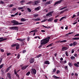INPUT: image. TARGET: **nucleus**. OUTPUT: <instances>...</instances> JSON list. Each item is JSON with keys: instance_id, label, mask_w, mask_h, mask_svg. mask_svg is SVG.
Returning a JSON list of instances; mask_svg holds the SVG:
<instances>
[{"instance_id": "nucleus-1", "label": "nucleus", "mask_w": 79, "mask_h": 79, "mask_svg": "<svg viewBox=\"0 0 79 79\" xmlns=\"http://www.w3.org/2000/svg\"><path fill=\"white\" fill-rule=\"evenodd\" d=\"M50 39V36H48V37L42 40L41 41V45L39 46L38 48H41V47H42V45H44L47 44V43L49 42Z\"/></svg>"}, {"instance_id": "nucleus-2", "label": "nucleus", "mask_w": 79, "mask_h": 79, "mask_svg": "<svg viewBox=\"0 0 79 79\" xmlns=\"http://www.w3.org/2000/svg\"><path fill=\"white\" fill-rule=\"evenodd\" d=\"M11 22L12 23H13V26H15L16 25H21L23 23H19L16 20H13L11 21Z\"/></svg>"}, {"instance_id": "nucleus-3", "label": "nucleus", "mask_w": 79, "mask_h": 79, "mask_svg": "<svg viewBox=\"0 0 79 79\" xmlns=\"http://www.w3.org/2000/svg\"><path fill=\"white\" fill-rule=\"evenodd\" d=\"M10 29L11 30H16V29H18V27H9Z\"/></svg>"}, {"instance_id": "nucleus-4", "label": "nucleus", "mask_w": 79, "mask_h": 79, "mask_svg": "<svg viewBox=\"0 0 79 79\" xmlns=\"http://www.w3.org/2000/svg\"><path fill=\"white\" fill-rule=\"evenodd\" d=\"M38 3H39V1H36L32 2V5L33 6H35V5H37Z\"/></svg>"}, {"instance_id": "nucleus-5", "label": "nucleus", "mask_w": 79, "mask_h": 79, "mask_svg": "<svg viewBox=\"0 0 79 79\" xmlns=\"http://www.w3.org/2000/svg\"><path fill=\"white\" fill-rule=\"evenodd\" d=\"M35 59L34 58H31L30 59L29 62L30 64L33 63L35 61Z\"/></svg>"}, {"instance_id": "nucleus-6", "label": "nucleus", "mask_w": 79, "mask_h": 79, "mask_svg": "<svg viewBox=\"0 0 79 79\" xmlns=\"http://www.w3.org/2000/svg\"><path fill=\"white\" fill-rule=\"evenodd\" d=\"M53 13V11L50 12L46 14V16H52V13Z\"/></svg>"}, {"instance_id": "nucleus-7", "label": "nucleus", "mask_w": 79, "mask_h": 79, "mask_svg": "<svg viewBox=\"0 0 79 79\" xmlns=\"http://www.w3.org/2000/svg\"><path fill=\"white\" fill-rule=\"evenodd\" d=\"M62 2V0L58 1L56 2L54 4L53 6H55V5H57V4H58L59 3H61Z\"/></svg>"}, {"instance_id": "nucleus-8", "label": "nucleus", "mask_w": 79, "mask_h": 79, "mask_svg": "<svg viewBox=\"0 0 79 79\" xmlns=\"http://www.w3.org/2000/svg\"><path fill=\"white\" fill-rule=\"evenodd\" d=\"M31 70L34 74H36L37 71H36V70L34 69H31Z\"/></svg>"}, {"instance_id": "nucleus-9", "label": "nucleus", "mask_w": 79, "mask_h": 79, "mask_svg": "<svg viewBox=\"0 0 79 79\" xmlns=\"http://www.w3.org/2000/svg\"><path fill=\"white\" fill-rule=\"evenodd\" d=\"M67 50H68V48L64 47L62 48L61 51H65Z\"/></svg>"}, {"instance_id": "nucleus-10", "label": "nucleus", "mask_w": 79, "mask_h": 79, "mask_svg": "<svg viewBox=\"0 0 79 79\" xmlns=\"http://www.w3.org/2000/svg\"><path fill=\"white\" fill-rule=\"evenodd\" d=\"M28 66H29V65L24 66L22 68V70H24L25 69H26Z\"/></svg>"}, {"instance_id": "nucleus-11", "label": "nucleus", "mask_w": 79, "mask_h": 79, "mask_svg": "<svg viewBox=\"0 0 79 79\" xmlns=\"http://www.w3.org/2000/svg\"><path fill=\"white\" fill-rule=\"evenodd\" d=\"M7 76L9 79H11V74L10 73H7Z\"/></svg>"}, {"instance_id": "nucleus-12", "label": "nucleus", "mask_w": 79, "mask_h": 79, "mask_svg": "<svg viewBox=\"0 0 79 79\" xmlns=\"http://www.w3.org/2000/svg\"><path fill=\"white\" fill-rule=\"evenodd\" d=\"M73 46H76L77 44V43L76 42V41H74L73 43Z\"/></svg>"}, {"instance_id": "nucleus-13", "label": "nucleus", "mask_w": 79, "mask_h": 79, "mask_svg": "<svg viewBox=\"0 0 79 79\" xmlns=\"http://www.w3.org/2000/svg\"><path fill=\"white\" fill-rule=\"evenodd\" d=\"M40 9V7H38L36 8H35L34 9V10L35 11H36V10H39Z\"/></svg>"}, {"instance_id": "nucleus-14", "label": "nucleus", "mask_w": 79, "mask_h": 79, "mask_svg": "<svg viewBox=\"0 0 79 79\" xmlns=\"http://www.w3.org/2000/svg\"><path fill=\"white\" fill-rule=\"evenodd\" d=\"M44 64H49L50 62H49L48 60H46L44 62Z\"/></svg>"}, {"instance_id": "nucleus-15", "label": "nucleus", "mask_w": 79, "mask_h": 79, "mask_svg": "<svg viewBox=\"0 0 79 79\" xmlns=\"http://www.w3.org/2000/svg\"><path fill=\"white\" fill-rule=\"evenodd\" d=\"M17 40H19L20 42H23L25 40V39H21L19 38L17 39Z\"/></svg>"}, {"instance_id": "nucleus-16", "label": "nucleus", "mask_w": 79, "mask_h": 79, "mask_svg": "<svg viewBox=\"0 0 79 79\" xmlns=\"http://www.w3.org/2000/svg\"><path fill=\"white\" fill-rule=\"evenodd\" d=\"M52 20H53V18H51L48 19V22H51V21H52Z\"/></svg>"}, {"instance_id": "nucleus-17", "label": "nucleus", "mask_w": 79, "mask_h": 79, "mask_svg": "<svg viewBox=\"0 0 79 79\" xmlns=\"http://www.w3.org/2000/svg\"><path fill=\"white\" fill-rule=\"evenodd\" d=\"M19 48V44L18 43H17V45L16 46V49L17 50H18Z\"/></svg>"}, {"instance_id": "nucleus-18", "label": "nucleus", "mask_w": 79, "mask_h": 79, "mask_svg": "<svg viewBox=\"0 0 79 79\" xmlns=\"http://www.w3.org/2000/svg\"><path fill=\"white\" fill-rule=\"evenodd\" d=\"M17 44L18 43H16L13 44L11 45V47H16Z\"/></svg>"}, {"instance_id": "nucleus-19", "label": "nucleus", "mask_w": 79, "mask_h": 79, "mask_svg": "<svg viewBox=\"0 0 79 79\" xmlns=\"http://www.w3.org/2000/svg\"><path fill=\"white\" fill-rule=\"evenodd\" d=\"M41 56H42V54H40L36 56L35 58H40V57H41Z\"/></svg>"}, {"instance_id": "nucleus-20", "label": "nucleus", "mask_w": 79, "mask_h": 79, "mask_svg": "<svg viewBox=\"0 0 79 79\" xmlns=\"http://www.w3.org/2000/svg\"><path fill=\"white\" fill-rule=\"evenodd\" d=\"M67 9H65L64 10H63L61 11L60 12V14H61V13H64V12H65V11H67Z\"/></svg>"}, {"instance_id": "nucleus-21", "label": "nucleus", "mask_w": 79, "mask_h": 79, "mask_svg": "<svg viewBox=\"0 0 79 79\" xmlns=\"http://www.w3.org/2000/svg\"><path fill=\"white\" fill-rule=\"evenodd\" d=\"M48 4H50V1H48L46 2L45 4V5H48Z\"/></svg>"}, {"instance_id": "nucleus-22", "label": "nucleus", "mask_w": 79, "mask_h": 79, "mask_svg": "<svg viewBox=\"0 0 79 79\" xmlns=\"http://www.w3.org/2000/svg\"><path fill=\"white\" fill-rule=\"evenodd\" d=\"M42 26H43V27H45V28H46V29H49V28H51V27H47L44 25H42Z\"/></svg>"}, {"instance_id": "nucleus-23", "label": "nucleus", "mask_w": 79, "mask_h": 79, "mask_svg": "<svg viewBox=\"0 0 79 79\" xmlns=\"http://www.w3.org/2000/svg\"><path fill=\"white\" fill-rule=\"evenodd\" d=\"M66 18V17L65 16V17H62L60 20V21H62V20H63V19H64V18Z\"/></svg>"}, {"instance_id": "nucleus-24", "label": "nucleus", "mask_w": 79, "mask_h": 79, "mask_svg": "<svg viewBox=\"0 0 79 79\" xmlns=\"http://www.w3.org/2000/svg\"><path fill=\"white\" fill-rule=\"evenodd\" d=\"M23 8H23V7H18V10H23Z\"/></svg>"}, {"instance_id": "nucleus-25", "label": "nucleus", "mask_w": 79, "mask_h": 79, "mask_svg": "<svg viewBox=\"0 0 79 79\" xmlns=\"http://www.w3.org/2000/svg\"><path fill=\"white\" fill-rule=\"evenodd\" d=\"M53 76V77L55 78V79H60V77H57L55 75H54Z\"/></svg>"}, {"instance_id": "nucleus-26", "label": "nucleus", "mask_w": 79, "mask_h": 79, "mask_svg": "<svg viewBox=\"0 0 79 79\" xmlns=\"http://www.w3.org/2000/svg\"><path fill=\"white\" fill-rule=\"evenodd\" d=\"M25 21H26V19L24 18H22L21 19V21L22 22Z\"/></svg>"}, {"instance_id": "nucleus-27", "label": "nucleus", "mask_w": 79, "mask_h": 79, "mask_svg": "<svg viewBox=\"0 0 79 79\" xmlns=\"http://www.w3.org/2000/svg\"><path fill=\"white\" fill-rule=\"evenodd\" d=\"M72 40H79V38H74L72 39Z\"/></svg>"}, {"instance_id": "nucleus-28", "label": "nucleus", "mask_w": 79, "mask_h": 79, "mask_svg": "<svg viewBox=\"0 0 79 79\" xmlns=\"http://www.w3.org/2000/svg\"><path fill=\"white\" fill-rule=\"evenodd\" d=\"M4 66V64H2L0 65V69H2L3 67Z\"/></svg>"}, {"instance_id": "nucleus-29", "label": "nucleus", "mask_w": 79, "mask_h": 79, "mask_svg": "<svg viewBox=\"0 0 79 79\" xmlns=\"http://www.w3.org/2000/svg\"><path fill=\"white\" fill-rule=\"evenodd\" d=\"M67 42V40H64L62 41H61L60 42V43H63V42Z\"/></svg>"}, {"instance_id": "nucleus-30", "label": "nucleus", "mask_w": 79, "mask_h": 79, "mask_svg": "<svg viewBox=\"0 0 79 79\" xmlns=\"http://www.w3.org/2000/svg\"><path fill=\"white\" fill-rule=\"evenodd\" d=\"M30 74H31V72L30 71H29L26 74V76H29Z\"/></svg>"}, {"instance_id": "nucleus-31", "label": "nucleus", "mask_w": 79, "mask_h": 79, "mask_svg": "<svg viewBox=\"0 0 79 79\" xmlns=\"http://www.w3.org/2000/svg\"><path fill=\"white\" fill-rule=\"evenodd\" d=\"M69 65L70 67L73 66V65L72 64V63H69Z\"/></svg>"}, {"instance_id": "nucleus-32", "label": "nucleus", "mask_w": 79, "mask_h": 79, "mask_svg": "<svg viewBox=\"0 0 79 79\" xmlns=\"http://www.w3.org/2000/svg\"><path fill=\"white\" fill-rule=\"evenodd\" d=\"M72 60H75V57L74 56H72L70 58Z\"/></svg>"}, {"instance_id": "nucleus-33", "label": "nucleus", "mask_w": 79, "mask_h": 79, "mask_svg": "<svg viewBox=\"0 0 79 79\" xmlns=\"http://www.w3.org/2000/svg\"><path fill=\"white\" fill-rule=\"evenodd\" d=\"M74 66H76V67H79V65H78V64H77L76 63H74Z\"/></svg>"}, {"instance_id": "nucleus-34", "label": "nucleus", "mask_w": 79, "mask_h": 79, "mask_svg": "<svg viewBox=\"0 0 79 79\" xmlns=\"http://www.w3.org/2000/svg\"><path fill=\"white\" fill-rule=\"evenodd\" d=\"M40 18H37L36 19H35V21H40Z\"/></svg>"}, {"instance_id": "nucleus-35", "label": "nucleus", "mask_w": 79, "mask_h": 79, "mask_svg": "<svg viewBox=\"0 0 79 79\" xmlns=\"http://www.w3.org/2000/svg\"><path fill=\"white\" fill-rule=\"evenodd\" d=\"M73 33H74V32H70L67 34H66V35H69V34H73Z\"/></svg>"}, {"instance_id": "nucleus-36", "label": "nucleus", "mask_w": 79, "mask_h": 79, "mask_svg": "<svg viewBox=\"0 0 79 79\" xmlns=\"http://www.w3.org/2000/svg\"><path fill=\"white\" fill-rule=\"evenodd\" d=\"M47 19H44V20L41 21V23H44V22H45V21H47Z\"/></svg>"}, {"instance_id": "nucleus-37", "label": "nucleus", "mask_w": 79, "mask_h": 79, "mask_svg": "<svg viewBox=\"0 0 79 79\" xmlns=\"http://www.w3.org/2000/svg\"><path fill=\"white\" fill-rule=\"evenodd\" d=\"M39 16V15L37 14L35 15H34L33 16L34 17H35V18H37V16Z\"/></svg>"}, {"instance_id": "nucleus-38", "label": "nucleus", "mask_w": 79, "mask_h": 79, "mask_svg": "<svg viewBox=\"0 0 79 79\" xmlns=\"http://www.w3.org/2000/svg\"><path fill=\"white\" fill-rule=\"evenodd\" d=\"M27 10L28 11V12H31V9L28 8L27 9Z\"/></svg>"}, {"instance_id": "nucleus-39", "label": "nucleus", "mask_w": 79, "mask_h": 79, "mask_svg": "<svg viewBox=\"0 0 79 79\" xmlns=\"http://www.w3.org/2000/svg\"><path fill=\"white\" fill-rule=\"evenodd\" d=\"M0 4H4V2H3L2 1H0Z\"/></svg>"}, {"instance_id": "nucleus-40", "label": "nucleus", "mask_w": 79, "mask_h": 79, "mask_svg": "<svg viewBox=\"0 0 79 79\" xmlns=\"http://www.w3.org/2000/svg\"><path fill=\"white\" fill-rule=\"evenodd\" d=\"M64 69L65 70H68V66H65Z\"/></svg>"}, {"instance_id": "nucleus-41", "label": "nucleus", "mask_w": 79, "mask_h": 79, "mask_svg": "<svg viewBox=\"0 0 79 79\" xmlns=\"http://www.w3.org/2000/svg\"><path fill=\"white\" fill-rule=\"evenodd\" d=\"M66 8V7H63L62 8H61V9H60L59 10H63V9H64V8Z\"/></svg>"}, {"instance_id": "nucleus-42", "label": "nucleus", "mask_w": 79, "mask_h": 79, "mask_svg": "<svg viewBox=\"0 0 79 79\" xmlns=\"http://www.w3.org/2000/svg\"><path fill=\"white\" fill-rule=\"evenodd\" d=\"M76 15L74 14L73 16L72 17V18H75V17H76Z\"/></svg>"}, {"instance_id": "nucleus-43", "label": "nucleus", "mask_w": 79, "mask_h": 79, "mask_svg": "<svg viewBox=\"0 0 79 79\" xmlns=\"http://www.w3.org/2000/svg\"><path fill=\"white\" fill-rule=\"evenodd\" d=\"M32 3V1H30V2H27V5L28 4H30V3Z\"/></svg>"}, {"instance_id": "nucleus-44", "label": "nucleus", "mask_w": 79, "mask_h": 79, "mask_svg": "<svg viewBox=\"0 0 79 79\" xmlns=\"http://www.w3.org/2000/svg\"><path fill=\"white\" fill-rule=\"evenodd\" d=\"M35 31H36V30H33L31 31V32H35Z\"/></svg>"}, {"instance_id": "nucleus-45", "label": "nucleus", "mask_w": 79, "mask_h": 79, "mask_svg": "<svg viewBox=\"0 0 79 79\" xmlns=\"http://www.w3.org/2000/svg\"><path fill=\"white\" fill-rule=\"evenodd\" d=\"M58 21V19H56L54 20V22L55 23H56Z\"/></svg>"}, {"instance_id": "nucleus-46", "label": "nucleus", "mask_w": 79, "mask_h": 79, "mask_svg": "<svg viewBox=\"0 0 79 79\" xmlns=\"http://www.w3.org/2000/svg\"><path fill=\"white\" fill-rule=\"evenodd\" d=\"M53 44L51 43V44H49V47H52V45H53Z\"/></svg>"}, {"instance_id": "nucleus-47", "label": "nucleus", "mask_w": 79, "mask_h": 79, "mask_svg": "<svg viewBox=\"0 0 79 79\" xmlns=\"http://www.w3.org/2000/svg\"><path fill=\"white\" fill-rule=\"evenodd\" d=\"M13 4H10V6H9V7H12L13 6Z\"/></svg>"}, {"instance_id": "nucleus-48", "label": "nucleus", "mask_w": 79, "mask_h": 79, "mask_svg": "<svg viewBox=\"0 0 79 79\" xmlns=\"http://www.w3.org/2000/svg\"><path fill=\"white\" fill-rule=\"evenodd\" d=\"M65 53V55H66V56H68V52H66Z\"/></svg>"}, {"instance_id": "nucleus-49", "label": "nucleus", "mask_w": 79, "mask_h": 79, "mask_svg": "<svg viewBox=\"0 0 79 79\" xmlns=\"http://www.w3.org/2000/svg\"><path fill=\"white\" fill-rule=\"evenodd\" d=\"M2 58H0V64H1V63H2Z\"/></svg>"}, {"instance_id": "nucleus-50", "label": "nucleus", "mask_w": 79, "mask_h": 79, "mask_svg": "<svg viewBox=\"0 0 79 79\" xmlns=\"http://www.w3.org/2000/svg\"><path fill=\"white\" fill-rule=\"evenodd\" d=\"M73 45V43H71L69 44V46H70V47H72Z\"/></svg>"}, {"instance_id": "nucleus-51", "label": "nucleus", "mask_w": 79, "mask_h": 79, "mask_svg": "<svg viewBox=\"0 0 79 79\" xmlns=\"http://www.w3.org/2000/svg\"><path fill=\"white\" fill-rule=\"evenodd\" d=\"M24 2H25V0H22L20 2V3H24Z\"/></svg>"}, {"instance_id": "nucleus-52", "label": "nucleus", "mask_w": 79, "mask_h": 79, "mask_svg": "<svg viewBox=\"0 0 79 79\" xmlns=\"http://www.w3.org/2000/svg\"><path fill=\"white\" fill-rule=\"evenodd\" d=\"M16 76H17V77H18V78H19V75H18V74H17L15 75Z\"/></svg>"}, {"instance_id": "nucleus-53", "label": "nucleus", "mask_w": 79, "mask_h": 79, "mask_svg": "<svg viewBox=\"0 0 79 79\" xmlns=\"http://www.w3.org/2000/svg\"><path fill=\"white\" fill-rule=\"evenodd\" d=\"M60 70H58L57 71V74H59V73H60Z\"/></svg>"}, {"instance_id": "nucleus-54", "label": "nucleus", "mask_w": 79, "mask_h": 79, "mask_svg": "<svg viewBox=\"0 0 79 79\" xmlns=\"http://www.w3.org/2000/svg\"><path fill=\"white\" fill-rule=\"evenodd\" d=\"M12 66V65H11L8 68L9 69V70H10V69H11V68Z\"/></svg>"}, {"instance_id": "nucleus-55", "label": "nucleus", "mask_w": 79, "mask_h": 79, "mask_svg": "<svg viewBox=\"0 0 79 79\" xmlns=\"http://www.w3.org/2000/svg\"><path fill=\"white\" fill-rule=\"evenodd\" d=\"M7 40V38H5L2 39L3 41H4V40Z\"/></svg>"}, {"instance_id": "nucleus-56", "label": "nucleus", "mask_w": 79, "mask_h": 79, "mask_svg": "<svg viewBox=\"0 0 79 79\" xmlns=\"http://www.w3.org/2000/svg\"><path fill=\"white\" fill-rule=\"evenodd\" d=\"M55 71H56V68H55L53 70V73H55Z\"/></svg>"}, {"instance_id": "nucleus-57", "label": "nucleus", "mask_w": 79, "mask_h": 79, "mask_svg": "<svg viewBox=\"0 0 79 79\" xmlns=\"http://www.w3.org/2000/svg\"><path fill=\"white\" fill-rule=\"evenodd\" d=\"M16 10V8H13L12 10L13 11H15Z\"/></svg>"}, {"instance_id": "nucleus-58", "label": "nucleus", "mask_w": 79, "mask_h": 79, "mask_svg": "<svg viewBox=\"0 0 79 79\" xmlns=\"http://www.w3.org/2000/svg\"><path fill=\"white\" fill-rule=\"evenodd\" d=\"M18 12H17V13H15V14H14L15 15V16H16L17 15H18Z\"/></svg>"}, {"instance_id": "nucleus-59", "label": "nucleus", "mask_w": 79, "mask_h": 79, "mask_svg": "<svg viewBox=\"0 0 79 79\" xmlns=\"http://www.w3.org/2000/svg\"><path fill=\"white\" fill-rule=\"evenodd\" d=\"M19 57H20V56H19V55H18L17 56V58L18 59H19Z\"/></svg>"}, {"instance_id": "nucleus-60", "label": "nucleus", "mask_w": 79, "mask_h": 79, "mask_svg": "<svg viewBox=\"0 0 79 79\" xmlns=\"http://www.w3.org/2000/svg\"><path fill=\"white\" fill-rule=\"evenodd\" d=\"M11 55V53H8L7 54V56H9V55Z\"/></svg>"}, {"instance_id": "nucleus-61", "label": "nucleus", "mask_w": 79, "mask_h": 79, "mask_svg": "<svg viewBox=\"0 0 79 79\" xmlns=\"http://www.w3.org/2000/svg\"><path fill=\"white\" fill-rule=\"evenodd\" d=\"M74 49H73L72 50L71 53H74Z\"/></svg>"}, {"instance_id": "nucleus-62", "label": "nucleus", "mask_w": 79, "mask_h": 79, "mask_svg": "<svg viewBox=\"0 0 79 79\" xmlns=\"http://www.w3.org/2000/svg\"><path fill=\"white\" fill-rule=\"evenodd\" d=\"M9 69L8 68H7V69H6V72H8V71H9Z\"/></svg>"}, {"instance_id": "nucleus-63", "label": "nucleus", "mask_w": 79, "mask_h": 79, "mask_svg": "<svg viewBox=\"0 0 79 79\" xmlns=\"http://www.w3.org/2000/svg\"><path fill=\"white\" fill-rule=\"evenodd\" d=\"M1 52H4V50L3 49H1Z\"/></svg>"}, {"instance_id": "nucleus-64", "label": "nucleus", "mask_w": 79, "mask_h": 79, "mask_svg": "<svg viewBox=\"0 0 79 79\" xmlns=\"http://www.w3.org/2000/svg\"><path fill=\"white\" fill-rule=\"evenodd\" d=\"M41 32H45V31L44 30H42L41 31Z\"/></svg>"}]
</instances>
